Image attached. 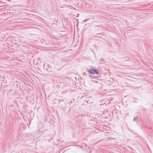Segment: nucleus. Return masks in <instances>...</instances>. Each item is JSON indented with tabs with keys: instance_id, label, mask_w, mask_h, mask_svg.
<instances>
[{
	"instance_id": "obj_2",
	"label": "nucleus",
	"mask_w": 153,
	"mask_h": 153,
	"mask_svg": "<svg viewBox=\"0 0 153 153\" xmlns=\"http://www.w3.org/2000/svg\"><path fill=\"white\" fill-rule=\"evenodd\" d=\"M68 2L67 0H62L61 1V4H62V6L67 5Z\"/></svg>"
},
{
	"instance_id": "obj_4",
	"label": "nucleus",
	"mask_w": 153,
	"mask_h": 153,
	"mask_svg": "<svg viewBox=\"0 0 153 153\" xmlns=\"http://www.w3.org/2000/svg\"><path fill=\"white\" fill-rule=\"evenodd\" d=\"M67 37V36H65V37H64V38H66Z\"/></svg>"
},
{
	"instance_id": "obj_1",
	"label": "nucleus",
	"mask_w": 153,
	"mask_h": 153,
	"mask_svg": "<svg viewBox=\"0 0 153 153\" xmlns=\"http://www.w3.org/2000/svg\"><path fill=\"white\" fill-rule=\"evenodd\" d=\"M88 72L89 73L92 74H96L97 75H98L99 74L98 70L94 69H92L91 70H89Z\"/></svg>"
},
{
	"instance_id": "obj_3",
	"label": "nucleus",
	"mask_w": 153,
	"mask_h": 153,
	"mask_svg": "<svg viewBox=\"0 0 153 153\" xmlns=\"http://www.w3.org/2000/svg\"><path fill=\"white\" fill-rule=\"evenodd\" d=\"M90 19V18L89 19H85V20H83V21H82V22H87L89 20V19Z\"/></svg>"
}]
</instances>
